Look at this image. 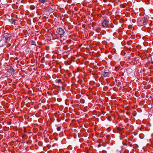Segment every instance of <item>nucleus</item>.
<instances>
[{"label": "nucleus", "instance_id": "obj_7", "mask_svg": "<svg viewBox=\"0 0 153 153\" xmlns=\"http://www.w3.org/2000/svg\"><path fill=\"white\" fill-rule=\"evenodd\" d=\"M125 6L126 5L125 4H121L120 6L121 8H124L125 7Z\"/></svg>", "mask_w": 153, "mask_h": 153}, {"label": "nucleus", "instance_id": "obj_28", "mask_svg": "<svg viewBox=\"0 0 153 153\" xmlns=\"http://www.w3.org/2000/svg\"><path fill=\"white\" fill-rule=\"evenodd\" d=\"M39 47L40 48V46H39Z\"/></svg>", "mask_w": 153, "mask_h": 153}, {"label": "nucleus", "instance_id": "obj_9", "mask_svg": "<svg viewBox=\"0 0 153 153\" xmlns=\"http://www.w3.org/2000/svg\"><path fill=\"white\" fill-rule=\"evenodd\" d=\"M42 145V141H39V146H41Z\"/></svg>", "mask_w": 153, "mask_h": 153}, {"label": "nucleus", "instance_id": "obj_6", "mask_svg": "<svg viewBox=\"0 0 153 153\" xmlns=\"http://www.w3.org/2000/svg\"><path fill=\"white\" fill-rule=\"evenodd\" d=\"M45 2V0H39V5L41 4H44Z\"/></svg>", "mask_w": 153, "mask_h": 153}, {"label": "nucleus", "instance_id": "obj_21", "mask_svg": "<svg viewBox=\"0 0 153 153\" xmlns=\"http://www.w3.org/2000/svg\"><path fill=\"white\" fill-rule=\"evenodd\" d=\"M40 73H41V74H42V73L41 72H40Z\"/></svg>", "mask_w": 153, "mask_h": 153}, {"label": "nucleus", "instance_id": "obj_4", "mask_svg": "<svg viewBox=\"0 0 153 153\" xmlns=\"http://www.w3.org/2000/svg\"><path fill=\"white\" fill-rule=\"evenodd\" d=\"M102 74L103 76L104 77H106L108 76V72L105 71H102Z\"/></svg>", "mask_w": 153, "mask_h": 153}, {"label": "nucleus", "instance_id": "obj_19", "mask_svg": "<svg viewBox=\"0 0 153 153\" xmlns=\"http://www.w3.org/2000/svg\"><path fill=\"white\" fill-rule=\"evenodd\" d=\"M14 70L13 69V71L14 72Z\"/></svg>", "mask_w": 153, "mask_h": 153}, {"label": "nucleus", "instance_id": "obj_5", "mask_svg": "<svg viewBox=\"0 0 153 153\" xmlns=\"http://www.w3.org/2000/svg\"><path fill=\"white\" fill-rule=\"evenodd\" d=\"M60 38H61V41H62V40H64L66 39L67 38V36H64V35H61L60 36Z\"/></svg>", "mask_w": 153, "mask_h": 153}, {"label": "nucleus", "instance_id": "obj_20", "mask_svg": "<svg viewBox=\"0 0 153 153\" xmlns=\"http://www.w3.org/2000/svg\"><path fill=\"white\" fill-rule=\"evenodd\" d=\"M39 45H41V44H40V43H39Z\"/></svg>", "mask_w": 153, "mask_h": 153}, {"label": "nucleus", "instance_id": "obj_15", "mask_svg": "<svg viewBox=\"0 0 153 153\" xmlns=\"http://www.w3.org/2000/svg\"><path fill=\"white\" fill-rule=\"evenodd\" d=\"M42 139L43 140V137H39V139Z\"/></svg>", "mask_w": 153, "mask_h": 153}, {"label": "nucleus", "instance_id": "obj_24", "mask_svg": "<svg viewBox=\"0 0 153 153\" xmlns=\"http://www.w3.org/2000/svg\"><path fill=\"white\" fill-rule=\"evenodd\" d=\"M40 129L41 130H42V129L41 128V127H40Z\"/></svg>", "mask_w": 153, "mask_h": 153}, {"label": "nucleus", "instance_id": "obj_12", "mask_svg": "<svg viewBox=\"0 0 153 153\" xmlns=\"http://www.w3.org/2000/svg\"><path fill=\"white\" fill-rule=\"evenodd\" d=\"M4 42V43H5V42L3 40H1L0 41V43H3Z\"/></svg>", "mask_w": 153, "mask_h": 153}, {"label": "nucleus", "instance_id": "obj_29", "mask_svg": "<svg viewBox=\"0 0 153 153\" xmlns=\"http://www.w3.org/2000/svg\"><path fill=\"white\" fill-rule=\"evenodd\" d=\"M42 152H41V153H42Z\"/></svg>", "mask_w": 153, "mask_h": 153}, {"label": "nucleus", "instance_id": "obj_18", "mask_svg": "<svg viewBox=\"0 0 153 153\" xmlns=\"http://www.w3.org/2000/svg\"><path fill=\"white\" fill-rule=\"evenodd\" d=\"M40 101H39V104L40 103Z\"/></svg>", "mask_w": 153, "mask_h": 153}, {"label": "nucleus", "instance_id": "obj_23", "mask_svg": "<svg viewBox=\"0 0 153 153\" xmlns=\"http://www.w3.org/2000/svg\"><path fill=\"white\" fill-rule=\"evenodd\" d=\"M8 38H7V39L6 40V41H7V40H8Z\"/></svg>", "mask_w": 153, "mask_h": 153}, {"label": "nucleus", "instance_id": "obj_26", "mask_svg": "<svg viewBox=\"0 0 153 153\" xmlns=\"http://www.w3.org/2000/svg\"><path fill=\"white\" fill-rule=\"evenodd\" d=\"M41 88H42L41 87L40 88V89H41Z\"/></svg>", "mask_w": 153, "mask_h": 153}, {"label": "nucleus", "instance_id": "obj_11", "mask_svg": "<svg viewBox=\"0 0 153 153\" xmlns=\"http://www.w3.org/2000/svg\"><path fill=\"white\" fill-rule=\"evenodd\" d=\"M42 119H41V118H39V122L42 123Z\"/></svg>", "mask_w": 153, "mask_h": 153}, {"label": "nucleus", "instance_id": "obj_17", "mask_svg": "<svg viewBox=\"0 0 153 153\" xmlns=\"http://www.w3.org/2000/svg\"><path fill=\"white\" fill-rule=\"evenodd\" d=\"M40 96H41V94H42V93L41 92V93H40Z\"/></svg>", "mask_w": 153, "mask_h": 153}, {"label": "nucleus", "instance_id": "obj_8", "mask_svg": "<svg viewBox=\"0 0 153 153\" xmlns=\"http://www.w3.org/2000/svg\"><path fill=\"white\" fill-rule=\"evenodd\" d=\"M65 50H68V47L67 46H65L63 48Z\"/></svg>", "mask_w": 153, "mask_h": 153}, {"label": "nucleus", "instance_id": "obj_13", "mask_svg": "<svg viewBox=\"0 0 153 153\" xmlns=\"http://www.w3.org/2000/svg\"><path fill=\"white\" fill-rule=\"evenodd\" d=\"M71 40H68L67 41V42L68 43H70Z\"/></svg>", "mask_w": 153, "mask_h": 153}, {"label": "nucleus", "instance_id": "obj_1", "mask_svg": "<svg viewBox=\"0 0 153 153\" xmlns=\"http://www.w3.org/2000/svg\"><path fill=\"white\" fill-rule=\"evenodd\" d=\"M148 19L146 17H144L142 18L138 19L137 22L141 26H143L146 25L148 23Z\"/></svg>", "mask_w": 153, "mask_h": 153}, {"label": "nucleus", "instance_id": "obj_22", "mask_svg": "<svg viewBox=\"0 0 153 153\" xmlns=\"http://www.w3.org/2000/svg\"><path fill=\"white\" fill-rule=\"evenodd\" d=\"M40 94V93H39V94Z\"/></svg>", "mask_w": 153, "mask_h": 153}, {"label": "nucleus", "instance_id": "obj_2", "mask_svg": "<svg viewBox=\"0 0 153 153\" xmlns=\"http://www.w3.org/2000/svg\"><path fill=\"white\" fill-rule=\"evenodd\" d=\"M56 32L61 36L62 35H64V34L65 33V31L62 28H59L57 29L56 30Z\"/></svg>", "mask_w": 153, "mask_h": 153}, {"label": "nucleus", "instance_id": "obj_3", "mask_svg": "<svg viewBox=\"0 0 153 153\" xmlns=\"http://www.w3.org/2000/svg\"><path fill=\"white\" fill-rule=\"evenodd\" d=\"M109 21L108 19H105L102 23V26L104 27H107L108 25Z\"/></svg>", "mask_w": 153, "mask_h": 153}, {"label": "nucleus", "instance_id": "obj_14", "mask_svg": "<svg viewBox=\"0 0 153 153\" xmlns=\"http://www.w3.org/2000/svg\"><path fill=\"white\" fill-rule=\"evenodd\" d=\"M61 82V80L60 79H59L58 80V82L59 83H60Z\"/></svg>", "mask_w": 153, "mask_h": 153}, {"label": "nucleus", "instance_id": "obj_10", "mask_svg": "<svg viewBox=\"0 0 153 153\" xmlns=\"http://www.w3.org/2000/svg\"><path fill=\"white\" fill-rule=\"evenodd\" d=\"M61 128L60 127H59L57 128V130L58 131H60L61 130Z\"/></svg>", "mask_w": 153, "mask_h": 153}, {"label": "nucleus", "instance_id": "obj_16", "mask_svg": "<svg viewBox=\"0 0 153 153\" xmlns=\"http://www.w3.org/2000/svg\"><path fill=\"white\" fill-rule=\"evenodd\" d=\"M130 146L131 147L132 146V144H131L130 145Z\"/></svg>", "mask_w": 153, "mask_h": 153}, {"label": "nucleus", "instance_id": "obj_25", "mask_svg": "<svg viewBox=\"0 0 153 153\" xmlns=\"http://www.w3.org/2000/svg\"><path fill=\"white\" fill-rule=\"evenodd\" d=\"M41 88H42L41 87L40 88V89H41Z\"/></svg>", "mask_w": 153, "mask_h": 153}, {"label": "nucleus", "instance_id": "obj_27", "mask_svg": "<svg viewBox=\"0 0 153 153\" xmlns=\"http://www.w3.org/2000/svg\"><path fill=\"white\" fill-rule=\"evenodd\" d=\"M12 20H13V21H14V19H12Z\"/></svg>", "mask_w": 153, "mask_h": 153}]
</instances>
